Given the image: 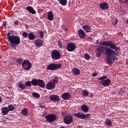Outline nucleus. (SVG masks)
Masks as SVG:
<instances>
[{"label":"nucleus","mask_w":128,"mask_h":128,"mask_svg":"<svg viewBox=\"0 0 128 128\" xmlns=\"http://www.w3.org/2000/svg\"><path fill=\"white\" fill-rule=\"evenodd\" d=\"M100 45L110 47H106L105 49V54L108 56H118V50H120L119 47L116 46V44L112 43L110 41H102L100 43Z\"/></svg>","instance_id":"1"},{"label":"nucleus","mask_w":128,"mask_h":128,"mask_svg":"<svg viewBox=\"0 0 128 128\" xmlns=\"http://www.w3.org/2000/svg\"><path fill=\"white\" fill-rule=\"evenodd\" d=\"M12 33L8 32L7 34V38L8 42H10V47L12 48L14 50L16 48V46L20 44V38L14 34L10 36Z\"/></svg>","instance_id":"2"},{"label":"nucleus","mask_w":128,"mask_h":128,"mask_svg":"<svg viewBox=\"0 0 128 128\" xmlns=\"http://www.w3.org/2000/svg\"><path fill=\"white\" fill-rule=\"evenodd\" d=\"M62 68V64H56V63H51L47 66L48 70H56Z\"/></svg>","instance_id":"3"},{"label":"nucleus","mask_w":128,"mask_h":128,"mask_svg":"<svg viewBox=\"0 0 128 128\" xmlns=\"http://www.w3.org/2000/svg\"><path fill=\"white\" fill-rule=\"evenodd\" d=\"M51 58L54 60H58L60 59V52L58 50H54L52 51Z\"/></svg>","instance_id":"4"},{"label":"nucleus","mask_w":128,"mask_h":128,"mask_svg":"<svg viewBox=\"0 0 128 128\" xmlns=\"http://www.w3.org/2000/svg\"><path fill=\"white\" fill-rule=\"evenodd\" d=\"M73 116L75 118H80V120H84L86 118H88L90 115L89 114H84L82 112H79L77 113H74Z\"/></svg>","instance_id":"5"},{"label":"nucleus","mask_w":128,"mask_h":128,"mask_svg":"<svg viewBox=\"0 0 128 128\" xmlns=\"http://www.w3.org/2000/svg\"><path fill=\"white\" fill-rule=\"evenodd\" d=\"M22 66L24 70H30L32 68V63L28 60H24L22 64Z\"/></svg>","instance_id":"6"},{"label":"nucleus","mask_w":128,"mask_h":128,"mask_svg":"<svg viewBox=\"0 0 128 128\" xmlns=\"http://www.w3.org/2000/svg\"><path fill=\"white\" fill-rule=\"evenodd\" d=\"M102 45L100 46L96 50V56L97 58H100L102 54H104V52L106 51V46H102Z\"/></svg>","instance_id":"7"},{"label":"nucleus","mask_w":128,"mask_h":128,"mask_svg":"<svg viewBox=\"0 0 128 128\" xmlns=\"http://www.w3.org/2000/svg\"><path fill=\"white\" fill-rule=\"evenodd\" d=\"M45 118L48 122H54L56 120V116L54 114H50L45 116Z\"/></svg>","instance_id":"8"},{"label":"nucleus","mask_w":128,"mask_h":128,"mask_svg":"<svg viewBox=\"0 0 128 128\" xmlns=\"http://www.w3.org/2000/svg\"><path fill=\"white\" fill-rule=\"evenodd\" d=\"M64 122L66 124H70L74 122V118L70 116H66L64 118Z\"/></svg>","instance_id":"9"},{"label":"nucleus","mask_w":128,"mask_h":128,"mask_svg":"<svg viewBox=\"0 0 128 128\" xmlns=\"http://www.w3.org/2000/svg\"><path fill=\"white\" fill-rule=\"evenodd\" d=\"M76 50V44L74 43L70 42L67 44V50L68 52H74Z\"/></svg>","instance_id":"10"},{"label":"nucleus","mask_w":128,"mask_h":128,"mask_svg":"<svg viewBox=\"0 0 128 128\" xmlns=\"http://www.w3.org/2000/svg\"><path fill=\"white\" fill-rule=\"evenodd\" d=\"M100 8L102 10H108V4L106 2H104L100 4Z\"/></svg>","instance_id":"11"},{"label":"nucleus","mask_w":128,"mask_h":128,"mask_svg":"<svg viewBox=\"0 0 128 128\" xmlns=\"http://www.w3.org/2000/svg\"><path fill=\"white\" fill-rule=\"evenodd\" d=\"M100 82L102 84V86H109L112 82H110V79H106L102 80Z\"/></svg>","instance_id":"12"},{"label":"nucleus","mask_w":128,"mask_h":128,"mask_svg":"<svg viewBox=\"0 0 128 128\" xmlns=\"http://www.w3.org/2000/svg\"><path fill=\"white\" fill-rule=\"evenodd\" d=\"M60 96L64 100H70V94L68 92L64 93Z\"/></svg>","instance_id":"13"},{"label":"nucleus","mask_w":128,"mask_h":128,"mask_svg":"<svg viewBox=\"0 0 128 128\" xmlns=\"http://www.w3.org/2000/svg\"><path fill=\"white\" fill-rule=\"evenodd\" d=\"M56 88V84L52 82H48L46 84L47 90H54Z\"/></svg>","instance_id":"14"},{"label":"nucleus","mask_w":128,"mask_h":128,"mask_svg":"<svg viewBox=\"0 0 128 128\" xmlns=\"http://www.w3.org/2000/svg\"><path fill=\"white\" fill-rule=\"evenodd\" d=\"M78 34L79 36V38L82 40H84V38H86V33L84 32V31L82 29L79 30L78 31Z\"/></svg>","instance_id":"15"},{"label":"nucleus","mask_w":128,"mask_h":128,"mask_svg":"<svg viewBox=\"0 0 128 128\" xmlns=\"http://www.w3.org/2000/svg\"><path fill=\"white\" fill-rule=\"evenodd\" d=\"M50 100L58 102H60V96L58 95H51L50 96Z\"/></svg>","instance_id":"16"},{"label":"nucleus","mask_w":128,"mask_h":128,"mask_svg":"<svg viewBox=\"0 0 128 128\" xmlns=\"http://www.w3.org/2000/svg\"><path fill=\"white\" fill-rule=\"evenodd\" d=\"M26 10L28 12H29L32 14H36V12L32 6H28L26 8Z\"/></svg>","instance_id":"17"},{"label":"nucleus","mask_w":128,"mask_h":128,"mask_svg":"<svg viewBox=\"0 0 128 128\" xmlns=\"http://www.w3.org/2000/svg\"><path fill=\"white\" fill-rule=\"evenodd\" d=\"M34 44L38 48H40L44 44V42L40 40H36Z\"/></svg>","instance_id":"18"},{"label":"nucleus","mask_w":128,"mask_h":128,"mask_svg":"<svg viewBox=\"0 0 128 128\" xmlns=\"http://www.w3.org/2000/svg\"><path fill=\"white\" fill-rule=\"evenodd\" d=\"M38 86L40 88H46V84L44 83V82L40 79H38Z\"/></svg>","instance_id":"19"},{"label":"nucleus","mask_w":128,"mask_h":128,"mask_svg":"<svg viewBox=\"0 0 128 128\" xmlns=\"http://www.w3.org/2000/svg\"><path fill=\"white\" fill-rule=\"evenodd\" d=\"M1 110L2 112V114H4V116H6V114H8L10 112V110L8 107H2Z\"/></svg>","instance_id":"20"},{"label":"nucleus","mask_w":128,"mask_h":128,"mask_svg":"<svg viewBox=\"0 0 128 128\" xmlns=\"http://www.w3.org/2000/svg\"><path fill=\"white\" fill-rule=\"evenodd\" d=\"M54 16V15L52 12L50 11L48 12V20H52Z\"/></svg>","instance_id":"21"},{"label":"nucleus","mask_w":128,"mask_h":128,"mask_svg":"<svg viewBox=\"0 0 128 128\" xmlns=\"http://www.w3.org/2000/svg\"><path fill=\"white\" fill-rule=\"evenodd\" d=\"M82 28L86 32H90L91 28L88 25L82 26Z\"/></svg>","instance_id":"22"},{"label":"nucleus","mask_w":128,"mask_h":128,"mask_svg":"<svg viewBox=\"0 0 128 128\" xmlns=\"http://www.w3.org/2000/svg\"><path fill=\"white\" fill-rule=\"evenodd\" d=\"M28 38H29V40H36V35L34 34V33L30 32L28 34Z\"/></svg>","instance_id":"23"},{"label":"nucleus","mask_w":128,"mask_h":128,"mask_svg":"<svg viewBox=\"0 0 128 128\" xmlns=\"http://www.w3.org/2000/svg\"><path fill=\"white\" fill-rule=\"evenodd\" d=\"M81 110H82V112H88V106L86 105V104H83L82 105V106H81Z\"/></svg>","instance_id":"24"},{"label":"nucleus","mask_w":128,"mask_h":128,"mask_svg":"<svg viewBox=\"0 0 128 128\" xmlns=\"http://www.w3.org/2000/svg\"><path fill=\"white\" fill-rule=\"evenodd\" d=\"M112 62H114V61L112 60V57L108 56V57L107 58L108 64H109V66H112Z\"/></svg>","instance_id":"25"},{"label":"nucleus","mask_w":128,"mask_h":128,"mask_svg":"<svg viewBox=\"0 0 128 128\" xmlns=\"http://www.w3.org/2000/svg\"><path fill=\"white\" fill-rule=\"evenodd\" d=\"M18 86L22 90H26V88L24 84L22 83V82H19L18 84Z\"/></svg>","instance_id":"26"},{"label":"nucleus","mask_w":128,"mask_h":128,"mask_svg":"<svg viewBox=\"0 0 128 128\" xmlns=\"http://www.w3.org/2000/svg\"><path fill=\"white\" fill-rule=\"evenodd\" d=\"M38 79H33L31 81V84L32 86H38Z\"/></svg>","instance_id":"27"},{"label":"nucleus","mask_w":128,"mask_h":128,"mask_svg":"<svg viewBox=\"0 0 128 128\" xmlns=\"http://www.w3.org/2000/svg\"><path fill=\"white\" fill-rule=\"evenodd\" d=\"M90 94V92L88 90H82V96H88Z\"/></svg>","instance_id":"28"},{"label":"nucleus","mask_w":128,"mask_h":128,"mask_svg":"<svg viewBox=\"0 0 128 128\" xmlns=\"http://www.w3.org/2000/svg\"><path fill=\"white\" fill-rule=\"evenodd\" d=\"M22 114L23 116H28V108H26L22 110Z\"/></svg>","instance_id":"29"},{"label":"nucleus","mask_w":128,"mask_h":128,"mask_svg":"<svg viewBox=\"0 0 128 128\" xmlns=\"http://www.w3.org/2000/svg\"><path fill=\"white\" fill-rule=\"evenodd\" d=\"M72 72L74 74H80V69L75 68L74 70H72Z\"/></svg>","instance_id":"30"},{"label":"nucleus","mask_w":128,"mask_h":128,"mask_svg":"<svg viewBox=\"0 0 128 128\" xmlns=\"http://www.w3.org/2000/svg\"><path fill=\"white\" fill-rule=\"evenodd\" d=\"M52 82L56 84H58V76H56L54 77L53 79L52 80Z\"/></svg>","instance_id":"31"},{"label":"nucleus","mask_w":128,"mask_h":128,"mask_svg":"<svg viewBox=\"0 0 128 128\" xmlns=\"http://www.w3.org/2000/svg\"><path fill=\"white\" fill-rule=\"evenodd\" d=\"M105 124H106V126H112V122L110 120L107 119L105 121Z\"/></svg>","instance_id":"32"},{"label":"nucleus","mask_w":128,"mask_h":128,"mask_svg":"<svg viewBox=\"0 0 128 128\" xmlns=\"http://www.w3.org/2000/svg\"><path fill=\"white\" fill-rule=\"evenodd\" d=\"M32 96L35 98H40V95L38 94V93L34 92L32 93Z\"/></svg>","instance_id":"33"},{"label":"nucleus","mask_w":128,"mask_h":128,"mask_svg":"<svg viewBox=\"0 0 128 128\" xmlns=\"http://www.w3.org/2000/svg\"><path fill=\"white\" fill-rule=\"evenodd\" d=\"M60 4L62 6H66V4H68V0H60Z\"/></svg>","instance_id":"34"},{"label":"nucleus","mask_w":128,"mask_h":128,"mask_svg":"<svg viewBox=\"0 0 128 128\" xmlns=\"http://www.w3.org/2000/svg\"><path fill=\"white\" fill-rule=\"evenodd\" d=\"M25 88L26 86H28V88H30L32 86V82L30 81H27L25 82Z\"/></svg>","instance_id":"35"},{"label":"nucleus","mask_w":128,"mask_h":128,"mask_svg":"<svg viewBox=\"0 0 128 128\" xmlns=\"http://www.w3.org/2000/svg\"><path fill=\"white\" fill-rule=\"evenodd\" d=\"M8 110L10 112H12V110H14V105L12 104H10L8 106Z\"/></svg>","instance_id":"36"},{"label":"nucleus","mask_w":128,"mask_h":128,"mask_svg":"<svg viewBox=\"0 0 128 128\" xmlns=\"http://www.w3.org/2000/svg\"><path fill=\"white\" fill-rule=\"evenodd\" d=\"M38 34H40V37L41 38H44V32L42 30H39Z\"/></svg>","instance_id":"37"},{"label":"nucleus","mask_w":128,"mask_h":128,"mask_svg":"<svg viewBox=\"0 0 128 128\" xmlns=\"http://www.w3.org/2000/svg\"><path fill=\"white\" fill-rule=\"evenodd\" d=\"M84 58L86 60H90V56L88 54H85Z\"/></svg>","instance_id":"38"},{"label":"nucleus","mask_w":128,"mask_h":128,"mask_svg":"<svg viewBox=\"0 0 128 128\" xmlns=\"http://www.w3.org/2000/svg\"><path fill=\"white\" fill-rule=\"evenodd\" d=\"M16 62L18 64H22V58H18L16 60Z\"/></svg>","instance_id":"39"},{"label":"nucleus","mask_w":128,"mask_h":128,"mask_svg":"<svg viewBox=\"0 0 128 128\" xmlns=\"http://www.w3.org/2000/svg\"><path fill=\"white\" fill-rule=\"evenodd\" d=\"M120 4H126L128 2V0H118Z\"/></svg>","instance_id":"40"},{"label":"nucleus","mask_w":128,"mask_h":128,"mask_svg":"<svg viewBox=\"0 0 128 128\" xmlns=\"http://www.w3.org/2000/svg\"><path fill=\"white\" fill-rule=\"evenodd\" d=\"M116 56H112V60H113V62H114V60H118V58H116Z\"/></svg>","instance_id":"41"},{"label":"nucleus","mask_w":128,"mask_h":128,"mask_svg":"<svg viewBox=\"0 0 128 128\" xmlns=\"http://www.w3.org/2000/svg\"><path fill=\"white\" fill-rule=\"evenodd\" d=\"M28 34L26 32H24L22 34V36H24V38H28Z\"/></svg>","instance_id":"42"},{"label":"nucleus","mask_w":128,"mask_h":128,"mask_svg":"<svg viewBox=\"0 0 128 128\" xmlns=\"http://www.w3.org/2000/svg\"><path fill=\"white\" fill-rule=\"evenodd\" d=\"M106 76H102L98 80H106Z\"/></svg>","instance_id":"43"},{"label":"nucleus","mask_w":128,"mask_h":128,"mask_svg":"<svg viewBox=\"0 0 128 128\" xmlns=\"http://www.w3.org/2000/svg\"><path fill=\"white\" fill-rule=\"evenodd\" d=\"M40 108H46V106H44V103H41L40 104Z\"/></svg>","instance_id":"44"},{"label":"nucleus","mask_w":128,"mask_h":128,"mask_svg":"<svg viewBox=\"0 0 128 128\" xmlns=\"http://www.w3.org/2000/svg\"><path fill=\"white\" fill-rule=\"evenodd\" d=\"M58 46L60 48H62V42H59L58 44Z\"/></svg>","instance_id":"45"},{"label":"nucleus","mask_w":128,"mask_h":128,"mask_svg":"<svg viewBox=\"0 0 128 128\" xmlns=\"http://www.w3.org/2000/svg\"><path fill=\"white\" fill-rule=\"evenodd\" d=\"M8 24V22L6 21H4L3 22V24H2V26H6V24Z\"/></svg>","instance_id":"46"},{"label":"nucleus","mask_w":128,"mask_h":128,"mask_svg":"<svg viewBox=\"0 0 128 128\" xmlns=\"http://www.w3.org/2000/svg\"><path fill=\"white\" fill-rule=\"evenodd\" d=\"M14 24H16V26H18V20H16L14 22Z\"/></svg>","instance_id":"47"},{"label":"nucleus","mask_w":128,"mask_h":128,"mask_svg":"<svg viewBox=\"0 0 128 128\" xmlns=\"http://www.w3.org/2000/svg\"><path fill=\"white\" fill-rule=\"evenodd\" d=\"M92 76H98V74L96 72H93Z\"/></svg>","instance_id":"48"},{"label":"nucleus","mask_w":128,"mask_h":128,"mask_svg":"<svg viewBox=\"0 0 128 128\" xmlns=\"http://www.w3.org/2000/svg\"><path fill=\"white\" fill-rule=\"evenodd\" d=\"M115 23L114 24V26H116V24H118V20H116V18L115 20Z\"/></svg>","instance_id":"49"},{"label":"nucleus","mask_w":128,"mask_h":128,"mask_svg":"<svg viewBox=\"0 0 128 128\" xmlns=\"http://www.w3.org/2000/svg\"><path fill=\"white\" fill-rule=\"evenodd\" d=\"M93 94H93L92 93H90V98H92Z\"/></svg>","instance_id":"50"},{"label":"nucleus","mask_w":128,"mask_h":128,"mask_svg":"<svg viewBox=\"0 0 128 128\" xmlns=\"http://www.w3.org/2000/svg\"><path fill=\"white\" fill-rule=\"evenodd\" d=\"M64 30L65 32H68V28H64Z\"/></svg>","instance_id":"51"},{"label":"nucleus","mask_w":128,"mask_h":128,"mask_svg":"<svg viewBox=\"0 0 128 128\" xmlns=\"http://www.w3.org/2000/svg\"><path fill=\"white\" fill-rule=\"evenodd\" d=\"M2 97H0V102H2Z\"/></svg>","instance_id":"52"},{"label":"nucleus","mask_w":128,"mask_h":128,"mask_svg":"<svg viewBox=\"0 0 128 128\" xmlns=\"http://www.w3.org/2000/svg\"><path fill=\"white\" fill-rule=\"evenodd\" d=\"M128 64V60H126V64Z\"/></svg>","instance_id":"53"},{"label":"nucleus","mask_w":128,"mask_h":128,"mask_svg":"<svg viewBox=\"0 0 128 128\" xmlns=\"http://www.w3.org/2000/svg\"><path fill=\"white\" fill-rule=\"evenodd\" d=\"M122 92V90H120V91L119 92V94H120V92Z\"/></svg>","instance_id":"54"}]
</instances>
